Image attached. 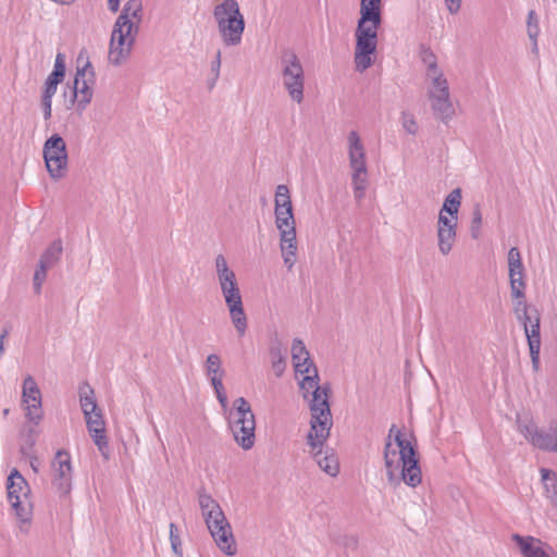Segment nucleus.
Returning <instances> with one entry per match:
<instances>
[{"label":"nucleus","instance_id":"f3484780","mask_svg":"<svg viewBox=\"0 0 557 557\" xmlns=\"http://www.w3.org/2000/svg\"><path fill=\"white\" fill-rule=\"evenodd\" d=\"M52 485L61 496H66L72 490V462L67 451L60 449L55 453L52 462Z\"/></svg>","mask_w":557,"mask_h":557},{"label":"nucleus","instance_id":"4c0bfd02","mask_svg":"<svg viewBox=\"0 0 557 557\" xmlns=\"http://www.w3.org/2000/svg\"><path fill=\"white\" fill-rule=\"evenodd\" d=\"M482 226V212L480 209V206L476 205L472 212V220H471V236L473 238H478L480 236V231Z\"/></svg>","mask_w":557,"mask_h":557},{"label":"nucleus","instance_id":"4be33fe9","mask_svg":"<svg viewBox=\"0 0 557 557\" xmlns=\"http://www.w3.org/2000/svg\"><path fill=\"white\" fill-rule=\"evenodd\" d=\"M433 115L444 124H448L455 113V107L450 98V91L428 95Z\"/></svg>","mask_w":557,"mask_h":557},{"label":"nucleus","instance_id":"ddd939ff","mask_svg":"<svg viewBox=\"0 0 557 557\" xmlns=\"http://www.w3.org/2000/svg\"><path fill=\"white\" fill-rule=\"evenodd\" d=\"M139 27L128 25L127 27L114 24L111 33L108 61L114 66L125 63L131 57Z\"/></svg>","mask_w":557,"mask_h":557},{"label":"nucleus","instance_id":"c9c22d12","mask_svg":"<svg viewBox=\"0 0 557 557\" xmlns=\"http://www.w3.org/2000/svg\"><path fill=\"white\" fill-rule=\"evenodd\" d=\"M540 33H541V29H540L539 17H537L535 11L531 10L528 13V18H527V34H528V37H529V39H534V37H539L540 36Z\"/></svg>","mask_w":557,"mask_h":557},{"label":"nucleus","instance_id":"9d476101","mask_svg":"<svg viewBox=\"0 0 557 557\" xmlns=\"http://www.w3.org/2000/svg\"><path fill=\"white\" fill-rule=\"evenodd\" d=\"M280 78L292 101L300 104L305 98V70L294 51L286 50L280 59Z\"/></svg>","mask_w":557,"mask_h":557},{"label":"nucleus","instance_id":"a18cd8bd","mask_svg":"<svg viewBox=\"0 0 557 557\" xmlns=\"http://www.w3.org/2000/svg\"><path fill=\"white\" fill-rule=\"evenodd\" d=\"M351 173H368L367 159L349 162Z\"/></svg>","mask_w":557,"mask_h":557},{"label":"nucleus","instance_id":"c85d7f7f","mask_svg":"<svg viewBox=\"0 0 557 557\" xmlns=\"http://www.w3.org/2000/svg\"><path fill=\"white\" fill-rule=\"evenodd\" d=\"M275 225L280 236L296 234V223L293 210L274 212Z\"/></svg>","mask_w":557,"mask_h":557},{"label":"nucleus","instance_id":"bb28decb","mask_svg":"<svg viewBox=\"0 0 557 557\" xmlns=\"http://www.w3.org/2000/svg\"><path fill=\"white\" fill-rule=\"evenodd\" d=\"M214 271L219 286L237 280L235 272L231 269L225 256L222 253L216 255L214 258Z\"/></svg>","mask_w":557,"mask_h":557},{"label":"nucleus","instance_id":"79ce46f5","mask_svg":"<svg viewBox=\"0 0 557 557\" xmlns=\"http://www.w3.org/2000/svg\"><path fill=\"white\" fill-rule=\"evenodd\" d=\"M170 542L173 553H178L182 550V542L178 535V530L174 523L170 524Z\"/></svg>","mask_w":557,"mask_h":557},{"label":"nucleus","instance_id":"09e8293b","mask_svg":"<svg viewBox=\"0 0 557 557\" xmlns=\"http://www.w3.org/2000/svg\"><path fill=\"white\" fill-rule=\"evenodd\" d=\"M41 104L44 108V117L45 120H49L51 117L52 97L42 95Z\"/></svg>","mask_w":557,"mask_h":557},{"label":"nucleus","instance_id":"a211bd4d","mask_svg":"<svg viewBox=\"0 0 557 557\" xmlns=\"http://www.w3.org/2000/svg\"><path fill=\"white\" fill-rule=\"evenodd\" d=\"M94 71L87 62L82 69H77L72 90L71 103L76 102L77 109L83 111L92 98L91 84L94 83Z\"/></svg>","mask_w":557,"mask_h":557},{"label":"nucleus","instance_id":"dca6fc26","mask_svg":"<svg viewBox=\"0 0 557 557\" xmlns=\"http://www.w3.org/2000/svg\"><path fill=\"white\" fill-rule=\"evenodd\" d=\"M420 58L424 65L428 95L450 91L448 81L443 70L438 66L434 52L429 48L422 47Z\"/></svg>","mask_w":557,"mask_h":557},{"label":"nucleus","instance_id":"3c124183","mask_svg":"<svg viewBox=\"0 0 557 557\" xmlns=\"http://www.w3.org/2000/svg\"><path fill=\"white\" fill-rule=\"evenodd\" d=\"M26 457L29 459V466H30L32 470L35 473H38L39 469H40L39 458L37 456H35L34 454H30V456H26Z\"/></svg>","mask_w":557,"mask_h":557},{"label":"nucleus","instance_id":"5701e85b","mask_svg":"<svg viewBox=\"0 0 557 557\" xmlns=\"http://www.w3.org/2000/svg\"><path fill=\"white\" fill-rule=\"evenodd\" d=\"M143 20V2L141 0H127L123 7L121 14L114 24L127 27L128 25H137Z\"/></svg>","mask_w":557,"mask_h":557},{"label":"nucleus","instance_id":"e433bc0d","mask_svg":"<svg viewBox=\"0 0 557 557\" xmlns=\"http://www.w3.org/2000/svg\"><path fill=\"white\" fill-rule=\"evenodd\" d=\"M458 216L449 215L447 213L441 212L438 213L436 230H454L457 228Z\"/></svg>","mask_w":557,"mask_h":557},{"label":"nucleus","instance_id":"f704fd0d","mask_svg":"<svg viewBox=\"0 0 557 557\" xmlns=\"http://www.w3.org/2000/svg\"><path fill=\"white\" fill-rule=\"evenodd\" d=\"M310 358L309 351L307 350L304 342L299 338H295L292 344V360L293 364L300 361H306Z\"/></svg>","mask_w":557,"mask_h":557},{"label":"nucleus","instance_id":"6e6d98bb","mask_svg":"<svg viewBox=\"0 0 557 557\" xmlns=\"http://www.w3.org/2000/svg\"><path fill=\"white\" fill-rule=\"evenodd\" d=\"M26 435H35V437L37 438L38 432L35 430V428H29L27 430Z\"/></svg>","mask_w":557,"mask_h":557},{"label":"nucleus","instance_id":"7c9ffc66","mask_svg":"<svg viewBox=\"0 0 557 557\" xmlns=\"http://www.w3.org/2000/svg\"><path fill=\"white\" fill-rule=\"evenodd\" d=\"M438 250L443 256H447L456 242L457 228L454 230H436Z\"/></svg>","mask_w":557,"mask_h":557},{"label":"nucleus","instance_id":"9b49d317","mask_svg":"<svg viewBox=\"0 0 557 557\" xmlns=\"http://www.w3.org/2000/svg\"><path fill=\"white\" fill-rule=\"evenodd\" d=\"M517 430L535 448L557 453V421L539 428L528 414H517Z\"/></svg>","mask_w":557,"mask_h":557},{"label":"nucleus","instance_id":"49530a36","mask_svg":"<svg viewBox=\"0 0 557 557\" xmlns=\"http://www.w3.org/2000/svg\"><path fill=\"white\" fill-rule=\"evenodd\" d=\"M220 67H221V51H218L215 53V58L211 63V72L214 75L212 86L215 84L219 75H220Z\"/></svg>","mask_w":557,"mask_h":557},{"label":"nucleus","instance_id":"6ab92c4d","mask_svg":"<svg viewBox=\"0 0 557 557\" xmlns=\"http://www.w3.org/2000/svg\"><path fill=\"white\" fill-rule=\"evenodd\" d=\"M22 400L25 405V416L34 425H38L42 419L40 389L32 375H27L23 382Z\"/></svg>","mask_w":557,"mask_h":557},{"label":"nucleus","instance_id":"a878e982","mask_svg":"<svg viewBox=\"0 0 557 557\" xmlns=\"http://www.w3.org/2000/svg\"><path fill=\"white\" fill-rule=\"evenodd\" d=\"M280 246L285 265L292 269L296 261L297 243L296 234L280 236Z\"/></svg>","mask_w":557,"mask_h":557},{"label":"nucleus","instance_id":"a19ab883","mask_svg":"<svg viewBox=\"0 0 557 557\" xmlns=\"http://www.w3.org/2000/svg\"><path fill=\"white\" fill-rule=\"evenodd\" d=\"M272 358H273V360H272L273 371L276 376H281L285 370V366H286L285 359L278 350L272 351Z\"/></svg>","mask_w":557,"mask_h":557},{"label":"nucleus","instance_id":"864d4df0","mask_svg":"<svg viewBox=\"0 0 557 557\" xmlns=\"http://www.w3.org/2000/svg\"><path fill=\"white\" fill-rule=\"evenodd\" d=\"M537 38L539 37H534V39H530V41H531V52H532V54L535 58H539V55H540Z\"/></svg>","mask_w":557,"mask_h":557},{"label":"nucleus","instance_id":"72a5a7b5","mask_svg":"<svg viewBox=\"0 0 557 557\" xmlns=\"http://www.w3.org/2000/svg\"><path fill=\"white\" fill-rule=\"evenodd\" d=\"M461 189L456 188L451 190L445 198L441 212L447 213L449 215H457L459 212V208L461 205Z\"/></svg>","mask_w":557,"mask_h":557},{"label":"nucleus","instance_id":"4468645a","mask_svg":"<svg viewBox=\"0 0 557 557\" xmlns=\"http://www.w3.org/2000/svg\"><path fill=\"white\" fill-rule=\"evenodd\" d=\"M44 159L46 168L53 180L65 176L67 170V151L64 139L53 134L44 145Z\"/></svg>","mask_w":557,"mask_h":557},{"label":"nucleus","instance_id":"39448f33","mask_svg":"<svg viewBox=\"0 0 557 557\" xmlns=\"http://www.w3.org/2000/svg\"><path fill=\"white\" fill-rule=\"evenodd\" d=\"M212 14L223 45H240L246 23L237 0H222L213 8Z\"/></svg>","mask_w":557,"mask_h":557},{"label":"nucleus","instance_id":"6e6552de","mask_svg":"<svg viewBox=\"0 0 557 557\" xmlns=\"http://www.w3.org/2000/svg\"><path fill=\"white\" fill-rule=\"evenodd\" d=\"M322 422L321 420L318 425L311 416L310 431L307 436V444L310 446L309 453L322 471L331 476H336L339 470L338 459L331 449H323V444L330 435L332 414L330 413L326 425Z\"/></svg>","mask_w":557,"mask_h":557},{"label":"nucleus","instance_id":"f8f14e48","mask_svg":"<svg viewBox=\"0 0 557 557\" xmlns=\"http://www.w3.org/2000/svg\"><path fill=\"white\" fill-rule=\"evenodd\" d=\"M8 498L15 509L17 518L27 523L32 519L33 506L29 498L30 488L18 470L13 469L8 476Z\"/></svg>","mask_w":557,"mask_h":557},{"label":"nucleus","instance_id":"cd10ccee","mask_svg":"<svg viewBox=\"0 0 557 557\" xmlns=\"http://www.w3.org/2000/svg\"><path fill=\"white\" fill-rule=\"evenodd\" d=\"M347 154L349 162L367 159L364 145L356 131L348 133Z\"/></svg>","mask_w":557,"mask_h":557},{"label":"nucleus","instance_id":"5fc2aeb1","mask_svg":"<svg viewBox=\"0 0 557 557\" xmlns=\"http://www.w3.org/2000/svg\"><path fill=\"white\" fill-rule=\"evenodd\" d=\"M121 0H108V8L113 13L119 11Z\"/></svg>","mask_w":557,"mask_h":557},{"label":"nucleus","instance_id":"393cba45","mask_svg":"<svg viewBox=\"0 0 557 557\" xmlns=\"http://www.w3.org/2000/svg\"><path fill=\"white\" fill-rule=\"evenodd\" d=\"M65 76V64H64V55L62 53H58L55 57V62L53 66V71L49 74L44 95L48 97H53L57 92L58 85L63 81Z\"/></svg>","mask_w":557,"mask_h":557},{"label":"nucleus","instance_id":"c03bdc74","mask_svg":"<svg viewBox=\"0 0 557 557\" xmlns=\"http://www.w3.org/2000/svg\"><path fill=\"white\" fill-rule=\"evenodd\" d=\"M35 444H36L35 435H25L24 443L21 446V453L24 456H30V454H33Z\"/></svg>","mask_w":557,"mask_h":557},{"label":"nucleus","instance_id":"2f4dec72","mask_svg":"<svg viewBox=\"0 0 557 557\" xmlns=\"http://www.w3.org/2000/svg\"><path fill=\"white\" fill-rule=\"evenodd\" d=\"M541 476L547 498H549L553 505L557 508L556 473L552 470L543 468L541 469Z\"/></svg>","mask_w":557,"mask_h":557},{"label":"nucleus","instance_id":"20e7f679","mask_svg":"<svg viewBox=\"0 0 557 557\" xmlns=\"http://www.w3.org/2000/svg\"><path fill=\"white\" fill-rule=\"evenodd\" d=\"M201 515L216 546L227 556L236 554V542L232 527L221 506L211 495L201 493L198 497Z\"/></svg>","mask_w":557,"mask_h":557},{"label":"nucleus","instance_id":"13d9d810","mask_svg":"<svg viewBox=\"0 0 557 557\" xmlns=\"http://www.w3.org/2000/svg\"><path fill=\"white\" fill-rule=\"evenodd\" d=\"M10 410L7 408L3 410V416L7 417L9 414Z\"/></svg>","mask_w":557,"mask_h":557},{"label":"nucleus","instance_id":"c756f323","mask_svg":"<svg viewBox=\"0 0 557 557\" xmlns=\"http://www.w3.org/2000/svg\"><path fill=\"white\" fill-rule=\"evenodd\" d=\"M62 243L60 239L52 242L39 259V264L47 269L53 268L60 260Z\"/></svg>","mask_w":557,"mask_h":557},{"label":"nucleus","instance_id":"423d86ee","mask_svg":"<svg viewBox=\"0 0 557 557\" xmlns=\"http://www.w3.org/2000/svg\"><path fill=\"white\" fill-rule=\"evenodd\" d=\"M513 299V313L522 324L528 341L530 357L534 371L540 369L541 352V315L539 310L527 304L524 289L522 295H511Z\"/></svg>","mask_w":557,"mask_h":557},{"label":"nucleus","instance_id":"ea45409f","mask_svg":"<svg viewBox=\"0 0 557 557\" xmlns=\"http://www.w3.org/2000/svg\"><path fill=\"white\" fill-rule=\"evenodd\" d=\"M49 269L38 263V267L34 274V289L36 294H39L41 290V286L46 280L47 272Z\"/></svg>","mask_w":557,"mask_h":557},{"label":"nucleus","instance_id":"2eb2a0df","mask_svg":"<svg viewBox=\"0 0 557 557\" xmlns=\"http://www.w3.org/2000/svg\"><path fill=\"white\" fill-rule=\"evenodd\" d=\"M220 290L228 309L231 321L238 335L243 336L247 330V317L237 280L220 285Z\"/></svg>","mask_w":557,"mask_h":557},{"label":"nucleus","instance_id":"7ed1b4c3","mask_svg":"<svg viewBox=\"0 0 557 557\" xmlns=\"http://www.w3.org/2000/svg\"><path fill=\"white\" fill-rule=\"evenodd\" d=\"M294 368L296 374L304 375L299 382V387L302 397L309 401L311 416H313L315 423L322 420L324 421L322 424L326 425L331 411L329 404L330 387L319 385L318 370L310 358L294 364Z\"/></svg>","mask_w":557,"mask_h":557},{"label":"nucleus","instance_id":"aec40b11","mask_svg":"<svg viewBox=\"0 0 557 557\" xmlns=\"http://www.w3.org/2000/svg\"><path fill=\"white\" fill-rule=\"evenodd\" d=\"M512 541L518 546L522 557H557L549 545L536 537L513 534Z\"/></svg>","mask_w":557,"mask_h":557},{"label":"nucleus","instance_id":"473e14b6","mask_svg":"<svg viewBox=\"0 0 557 557\" xmlns=\"http://www.w3.org/2000/svg\"><path fill=\"white\" fill-rule=\"evenodd\" d=\"M274 205V212L293 210L289 189L286 185L282 184L276 187Z\"/></svg>","mask_w":557,"mask_h":557},{"label":"nucleus","instance_id":"de8ad7c7","mask_svg":"<svg viewBox=\"0 0 557 557\" xmlns=\"http://www.w3.org/2000/svg\"><path fill=\"white\" fill-rule=\"evenodd\" d=\"M214 392H215V395H216V398L221 405V407L223 408V410L226 412H228V407H227V397H226V394L224 393V385L221 384V386L219 388H213Z\"/></svg>","mask_w":557,"mask_h":557},{"label":"nucleus","instance_id":"412c9836","mask_svg":"<svg viewBox=\"0 0 557 557\" xmlns=\"http://www.w3.org/2000/svg\"><path fill=\"white\" fill-rule=\"evenodd\" d=\"M508 270L510 280L511 295L521 296L522 289H525L524 268L520 251L517 247L508 251Z\"/></svg>","mask_w":557,"mask_h":557},{"label":"nucleus","instance_id":"0eeeda50","mask_svg":"<svg viewBox=\"0 0 557 557\" xmlns=\"http://www.w3.org/2000/svg\"><path fill=\"white\" fill-rule=\"evenodd\" d=\"M79 404L89 435L101 455L109 458V444L106 435V421L95 398V392L88 383L79 387Z\"/></svg>","mask_w":557,"mask_h":557},{"label":"nucleus","instance_id":"8fccbe9b","mask_svg":"<svg viewBox=\"0 0 557 557\" xmlns=\"http://www.w3.org/2000/svg\"><path fill=\"white\" fill-rule=\"evenodd\" d=\"M446 8L451 14H456L461 5V0H445Z\"/></svg>","mask_w":557,"mask_h":557},{"label":"nucleus","instance_id":"4d7b16f0","mask_svg":"<svg viewBox=\"0 0 557 557\" xmlns=\"http://www.w3.org/2000/svg\"><path fill=\"white\" fill-rule=\"evenodd\" d=\"M175 554V557H183V552L180 550L178 553H174Z\"/></svg>","mask_w":557,"mask_h":557},{"label":"nucleus","instance_id":"1a4fd4ad","mask_svg":"<svg viewBox=\"0 0 557 557\" xmlns=\"http://www.w3.org/2000/svg\"><path fill=\"white\" fill-rule=\"evenodd\" d=\"M227 420L235 442L243 449H250L256 438V420L250 404L244 397L235 399Z\"/></svg>","mask_w":557,"mask_h":557},{"label":"nucleus","instance_id":"603ef678","mask_svg":"<svg viewBox=\"0 0 557 557\" xmlns=\"http://www.w3.org/2000/svg\"><path fill=\"white\" fill-rule=\"evenodd\" d=\"M354 190V197H355V200L358 205L361 203V201L363 200V198L366 197V190L367 189H361L360 187L358 188H352Z\"/></svg>","mask_w":557,"mask_h":557},{"label":"nucleus","instance_id":"37998d69","mask_svg":"<svg viewBox=\"0 0 557 557\" xmlns=\"http://www.w3.org/2000/svg\"><path fill=\"white\" fill-rule=\"evenodd\" d=\"M368 173H351V185L352 188L360 187L361 189H367L368 187Z\"/></svg>","mask_w":557,"mask_h":557},{"label":"nucleus","instance_id":"f03ea898","mask_svg":"<svg viewBox=\"0 0 557 557\" xmlns=\"http://www.w3.org/2000/svg\"><path fill=\"white\" fill-rule=\"evenodd\" d=\"M381 0H361L360 18L355 32L354 61L356 71L362 73L374 62L377 47V30L382 23Z\"/></svg>","mask_w":557,"mask_h":557},{"label":"nucleus","instance_id":"58836bf2","mask_svg":"<svg viewBox=\"0 0 557 557\" xmlns=\"http://www.w3.org/2000/svg\"><path fill=\"white\" fill-rule=\"evenodd\" d=\"M403 128L410 135H416L419 131L418 123L411 113L403 112L401 114Z\"/></svg>","mask_w":557,"mask_h":557},{"label":"nucleus","instance_id":"f257e3e1","mask_svg":"<svg viewBox=\"0 0 557 557\" xmlns=\"http://www.w3.org/2000/svg\"><path fill=\"white\" fill-rule=\"evenodd\" d=\"M384 467L389 484L398 486L401 482L410 487L422 481L416 449L406 435L393 424L384 445Z\"/></svg>","mask_w":557,"mask_h":557},{"label":"nucleus","instance_id":"b1692460","mask_svg":"<svg viewBox=\"0 0 557 557\" xmlns=\"http://www.w3.org/2000/svg\"><path fill=\"white\" fill-rule=\"evenodd\" d=\"M205 374L210 381L213 388H219L223 384L225 371L222 368V359L216 354L207 357L205 364Z\"/></svg>","mask_w":557,"mask_h":557}]
</instances>
